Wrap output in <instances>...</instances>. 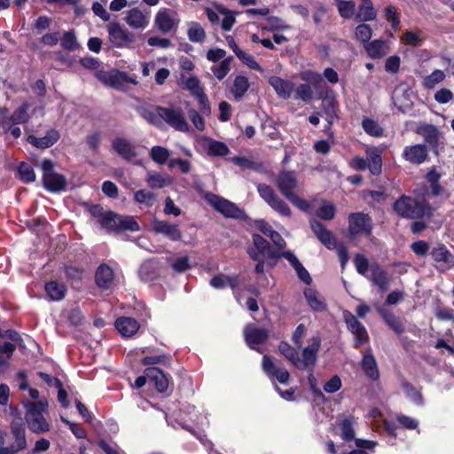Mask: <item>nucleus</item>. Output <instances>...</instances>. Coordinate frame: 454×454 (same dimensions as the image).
I'll use <instances>...</instances> for the list:
<instances>
[{
  "mask_svg": "<svg viewBox=\"0 0 454 454\" xmlns=\"http://www.w3.org/2000/svg\"><path fill=\"white\" fill-rule=\"evenodd\" d=\"M55 164L51 159H43L41 163L43 171L42 182L43 187L51 192H59L67 187L66 177L55 172Z\"/></svg>",
  "mask_w": 454,
  "mask_h": 454,
  "instance_id": "423d86ee",
  "label": "nucleus"
},
{
  "mask_svg": "<svg viewBox=\"0 0 454 454\" xmlns=\"http://www.w3.org/2000/svg\"><path fill=\"white\" fill-rule=\"evenodd\" d=\"M257 192L260 197L277 213L282 216L290 217L292 211L287 203L279 198L273 188L266 184H259Z\"/></svg>",
  "mask_w": 454,
  "mask_h": 454,
  "instance_id": "0eeeda50",
  "label": "nucleus"
},
{
  "mask_svg": "<svg viewBox=\"0 0 454 454\" xmlns=\"http://www.w3.org/2000/svg\"><path fill=\"white\" fill-rule=\"evenodd\" d=\"M402 387L406 396L418 405L423 404V395L421 391L417 389L411 382L403 380Z\"/></svg>",
  "mask_w": 454,
  "mask_h": 454,
  "instance_id": "37998d69",
  "label": "nucleus"
},
{
  "mask_svg": "<svg viewBox=\"0 0 454 454\" xmlns=\"http://www.w3.org/2000/svg\"><path fill=\"white\" fill-rule=\"evenodd\" d=\"M336 207L333 203L324 204L316 212L317 217L322 220L331 221L334 218Z\"/></svg>",
  "mask_w": 454,
  "mask_h": 454,
  "instance_id": "13d9d810",
  "label": "nucleus"
},
{
  "mask_svg": "<svg viewBox=\"0 0 454 454\" xmlns=\"http://www.w3.org/2000/svg\"><path fill=\"white\" fill-rule=\"evenodd\" d=\"M278 351L295 367L298 362V351L288 342L282 340L278 345Z\"/></svg>",
  "mask_w": 454,
  "mask_h": 454,
  "instance_id": "09e8293b",
  "label": "nucleus"
},
{
  "mask_svg": "<svg viewBox=\"0 0 454 454\" xmlns=\"http://www.w3.org/2000/svg\"><path fill=\"white\" fill-rule=\"evenodd\" d=\"M18 173L20 179L25 184H29L35 181V173L33 167L25 161L20 163L18 167Z\"/></svg>",
  "mask_w": 454,
  "mask_h": 454,
  "instance_id": "49530a36",
  "label": "nucleus"
},
{
  "mask_svg": "<svg viewBox=\"0 0 454 454\" xmlns=\"http://www.w3.org/2000/svg\"><path fill=\"white\" fill-rule=\"evenodd\" d=\"M230 150L227 145L223 142L210 140L207 146V154L210 156H226Z\"/></svg>",
  "mask_w": 454,
  "mask_h": 454,
  "instance_id": "8fccbe9b",
  "label": "nucleus"
},
{
  "mask_svg": "<svg viewBox=\"0 0 454 454\" xmlns=\"http://www.w3.org/2000/svg\"><path fill=\"white\" fill-rule=\"evenodd\" d=\"M114 273L106 263H101L95 271V284L101 290H108L114 282Z\"/></svg>",
  "mask_w": 454,
  "mask_h": 454,
  "instance_id": "412c9836",
  "label": "nucleus"
},
{
  "mask_svg": "<svg viewBox=\"0 0 454 454\" xmlns=\"http://www.w3.org/2000/svg\"><path fill=\"white\" fill-rule=\"evenodd\" d=\"M309 226L317 239L329 250L337 247V240L333 233L319 221L312 218L309 220Z\"/></svg>",
  "mask_w": 454,
  "mask_h": 454,
  "instance_id": "9b49d317",
  "label": "nucleus"
},
{
  "mask_svg": "<svg viewBox=\"0 0 454 454\" xmlns=\"http://www.w3.org/2000/svg\"><path fill=\"white\" fill-rule=\"evenodd\" d=\"M249 87L250 84L247 77L244 75H237L233 81L231 92L236 100H240L245 96Z\"/></svg>",
  "mask_w": 454,
  "mask_h": 454,
  "instance_id": "72a5a7b5",
  "label": "nucleus"
},
{
  "mask_svg": "<svg viewBox=\"0 0 454 454\" xmlns=\"http://www.w3.org/2000/svg\"><path fill=\"white\" fill-rule=\"evenodd\" d=\"M336 6L340 16L348 20L355 15L356 4L352 0H336Z\"/></svg>",
  "mask_w": 454,
  "mask_h": 454,
  "instance_id": "79ce46f5",
  "label": "nucleus"
},
{
  "mask_svg": "<svg viewBox=\"0 0 454 454\" xmlns=\"http://www.w3.org/2000/svg\"><path fill=\"white\" fill-rule=\"evenodd\" d=\"M377 17V11L374 8L372 0H361V4L358 6V12L355 16V20L357 22L372 21Z\"/></svg>",
  "mask_w": 454,
  "mask_h": 454,
  "instance_id": "cd10ccee",
  "label": "nucleus"
},
{
  "mask_svg": "<svg viewBox=\"0 0 454 454\" xmlns=\"http://www.w3.org/2000/svg\"><path fill=\"white\" fill-rule=\"evenodd\" d=\"M351 333L355 335L354 348H358L369 341V335L363 324L355 328Z\"/></svg>",
  "mask_w": 454,
  "mask_h": 454,
  "instance_id": "4d7b16f0",
  "label": "nucleus"
},
{
  "mask_svg": "<svg viewBox=\"0 0 454 454\" xmlns=\"http://www.w3.org/2000/svg\"><path fill=\"white\" fill-rule=\"evenodd\" d=\"M395 419L399 427L404 429L414 430L419 427L417 419L404 414H397Z\"/></svg>",
  "mask_w": 454,
  "mask_h": 454,
  "instance_id": "0e129e2a",
  "label": "nucleus"
},
{
  "mask_svg": "<svg viewBox=\"0 0 454 454\" xmlns=\"http://www.w3.org/2000/svg\"><path fill=\"white\" fill-rule=\"evenodd\" d=\"M371 280L382 292H385L389 287L390 278L388 273L378 264L372 270Z\"/></svg>",
  "mask_w": 454,
  "mask_h": 454,
  "instance_id": "c756f323",
  "label": "nucleus"
},
{
  "mask_svg": "<svg viewBox=\"0 0 454 454\" xmlns=\"http://www.w3.org/2000/svg\"><path fill=\"white\" fill-rule=\"evenodd\" d=\"M402 157L413 165H420L427 160L428 150L425 145L420 144L405 146Z\"/></svg>",
  "mask_w": 454,
  "mask_h": 454,
  "instance_id": "2eb2a0df",
  "label": "nucleus"
},
{
  "mask_svg": "<svg viewBox=\"0 0 454 454\" xmlns=\"http://www.w3.org/2000/svg\"><path fill=\"white\" fill-rule=\"evenodd\" d=\"M27 109L28 105L27 103H24L20 107H18L10 116L12 120V122L15 124L26 123L28 121Z\"/></svg>",
  "mask_w": 454,
  "mask_h": 454,
  "instance_id": "052dcab7",
  "label": "nucleus"
},
{
  "mask_svg": "<svg viewBox=\"0 0 454 454\" xmlns=\"http://www.w3.org/2000/svg\"><path fill=\"white\" fill-rule=\"evenodd\" d=\"M304 296L309 306L315 311H324L326 309V304L319 298L318 292L312 288L304 289Z\"/></svg>",
  "mask_w": 454,
  "mask_h": 454,
  "instance_id": "f704fd0d",
  "label": "nucleus"
},
{
  "mask_svg": "<svg viewBox=\"0 0 454 454\" xmlns=\"http://www.w3.org/2000/svg\"><path fill=\"white\" fill-rule=\"evenodd\" d=\"M368 56L371 59H381L386 55V44L383 40L377 39L373 40L372 42H368L366 44L364 45Z\"/></svg>",
  "mask_w": 454,
  "mask_h": 454,
  "instance_id": "c9c22d12",
  "label": "nucleus"
},
{
  "mask_svg": "<svg viewBox=\"0 0 454 454\" xmlns=\"http://www.w3.org/2000/svg\"><path fill=\"white\" fill-rule=\"evenodd\" d=\"M44 290L51 301H59L66 297L67 287L64 283L51 280L45 283Z\"/></svg>",
  "mask_w": 454,
  "mask_h": 454,
  "instance_id": "bb28decb",
  "label": "nucleus"
},
{
  "mask_svg": "<svg viewBox=\"0 0 454 454\" xmlns=\"http://www.w3.org/2000/svg\"><path fill=\"white\" fill-rule=\"evenodd\" d=\"M25 406L27 408L25 420L28 429L37 434L49 432L50 424L43 416V412H45L48 408L47 401H27Z\"/></svg>",
  "mask_w": 454,
  "mask_h": 454,
  "instance_id": "f03ea898",
  "label": "nucleus"
},
{
  "mask_svg": "<svg viewBox=\"0 0 454 454\" xmlns=\"http://www.w3.org/2000/svg\"><path fill=\"white\" fill-rule=\"evenodd\" d=\"M323 113L326 122H329L330 124H333L334 121L339 119L337 115V107L333 100L328 101L327 103H323Z\"/></svg>",
  "mask_w": 454,
  "mask_h": 454,
  "instance_id": "bf43d9fd",
  "label": "nucleus"
},
{
  "mask_svg": "<svg viewBox=\"0 0 454 454\" xmlns=\"http://www.w3.org/2000/svg\"><path fill=\"white\" fill-rule=\"evenodd\" d=\"M276 184L280 193L287 199L294 193L298 180L293 171L283 170L278 175Z\"/></svg>",
  "mask_w": 454,
  "mask_h": 454,
  "instance_id": "4468645a",
  "label": "nucleus"
},
{
  "mask_svg": "<svg viewBox=\"0 0 454 454\" xmlns=\"http://www.w3.org/2000/svg\"><path fill=\"white\" fill-rule=\"evenodd\" d=\"M313 97V91L307 83L300 84L295 90V98L301 99L304 102H309Z\"/></svg>",
  "mask_w": 454,
  "mask_h": 454,
  "instance_id": "774afa93",
  "label": "nucleus"
},
{
  "mask_svg": "<svg viewBox=\"0 0 454 454\" xmlns=\"http://www.w3.org/2000/svg\"><path fill=\"white\" fill-rule=\"evenodd\" d=\"M160 121H165L168 126L177 131L187 132L189 125L185 120L184 111L180 107H159Z\"/></svg>",
  "mask_w": 454,
  "mask_h": 454,
  "instance_id": "1a4fd4ad",
  "label": "nucleus"
},
{
  "mask_svg": "<svg viewBox=\"0 0 454 454\" xmlns=\"http://www.w3.org/2000/svg\"><path fill=\"white\" fill-rule=\"evenodd\" d=\"M125 20L133 28H145L148 25L147 17L137 7L128 12Z\"/></svg>",
  "mask_w": 454,
  "mask_h": 454,
  "instance_id": "7c9ffc66",
  "label": "nucleus"
},
{
  "mask_svg": "<svg viewBox=\"0 0 454 454\" xmlns=\"http://www.w3.org/2000/svg\"><path fill=\"white\" fill-rule=\"evenodd\" d=\"M100 226L109 232L121 233L125 231H138L140 225L132 215H121L114 211H106Z\"/></svg>",
  "mask_w": 454,
  "mask_h": 454,
  "instance_id": "20e7f679",
  "label": "nucleus"
},
{
  "mask_svg": "<svg viewBox=\"0 0 454 454\" xmlns=\"http://www.w3.org/2000/svg\"><path fill=\"white\" fill-rule=\"evenodd\" d=\"M367 168L373 176H379L382 170L381 153L377 148L367 151Z\"/></svg>",
  "mask_w": 454,
  "mask_h": 454,
  "instance_id": "473e14b6",
  "label": "nucleus"
},
{
  "mask_svg": "<svg viewBox=\"0 0 454 454\" xmlns=\"http://www.w3.org/2000/svg\"><path fill=\"white\" fill-rule=\"evenodd\" d=\"M393 211L401 218L419 220L431 219L434 209L425 199L419 200L405 194L401 195L392 205Z\"/></svg>",
  "mask_w": 454,
  "mask_h": 454,
  "instance_id": "f257e3e1",
  "label": "nucleus"
},
{
  "mask_svg": "<svg viewBox=\"0 0 454 454\" xmlns=\"http://www.w3.org/2000/svg\"><path fill=\"white\" fill-rule=\"evenodd\" d=\"M430 255L439 272H445L454 267V255L442 243L434 247L430 251Z\"/></svg>",
  "mask_w": 454,
  "mask_h": 454,
  "instance_id": "9d476101",
  "label": "nucleus"
},
{
  "mask_svg": "<svg viewBox=\"0 0 454 454\" xmlns=\"http://www.w3.org/2000/svg\"><path fill=\"white\" fill-rule=\"evenodd\" d=\"M61 47L68 51H74L80 45L78 43L74 30L66 31L60 40Z\"/></svg>",
  "mask_w": 454,
  "mask_h": 454,
  "instance_id": "a18cd8bd",
  "label": "nucleus"
},
{
  "mask_svg": "<svg viewBox=\"0 0 454 454\" xmlns=\"http://www.w3.org/2000/svg\"><path fill=\"white\" fill-rule=\"evenodd\" d=\"M171 362V356L169 355H158L145 356L141 360L143 365H153L157 364H169Z\"/></svg>",
  "mask_w": 454,
  "mask_h": 454,
  "instance_id": "680f3d73",
  "label": "nucleus"
},
{
  "mask_svg": "<svg viewBox=\"0 0 454 454\" xmlns=\"http://www.w3.org/2000/svg\"><path fill=\"white\" fill-rule=\"evenodd\" d=\"M156 196L153 192L144 189L138 190L134 193V200L138 204L152 207L154 204Z\"/></svg>",
  "mask_w": 454,
  "mask_h": 454,
  "instance_id": "603ef678",
  "label": "nucleus"
},
{
  "mask_svg": "<svg viewBox=\"0 0 454 454\" xmlns=\"http://www.w3.org/2000/svg\"><path fill=\"white\" fill-rule=\"evenodd\" d=\"M237 57L239 58V59L240 61H242V63L247 65L249 68H251L253 70H257V71H261L262 70L261 66L255 60L254 56L247 53L246 51H239V52H237Z\"/></svg>",
  "mask_w": 454,
  "mask_h": 454,
  "instance_id": "69168bd1",
  "label": "nucleus"
},
{
  "mask_svg": "<svg viewBox=\"0 0 454 454\" xmlns=\"http://www.w3.org/2000/svg\"><path fill=\"white\" fill-rule=\"evenodd\" d=\"M217 10L220 13L225 15V17L222 20V28L224 31H230L236 22L235 17L233 16L232 12L226 8L217 6Z\"/></svg>",
  "mask_w": 454,
  "mask_h": 454,
  "instance_id": "338daca9",
  "label": "nucleus"
},
{
  "mask_svg": "<svg viewBox=\"0 0 454 454\" xmlns=\"http://www.w3.org/2000/svg\"><path fill=\"white\" fill-rule=\"evenodd\" d=\"M64 271L67 280L72 283L82 282L85 273V270L82 267L73 264H66L64 266Z\"/></svg>",
  "mask_w": 454,
  "mask_h": 454,
  "instance_id": "a19ab883",
  "label": "nucleus"
},
{
  "mask_svg": "<svg viewBox=\"0 0 454 454\" xmlns=\"http://www.w3.org/2000/svg\"><path fill=\"white\" fill-rule=\"evenodd\" d=\"M361 368L364 371L365 376L372 381H376L380 379V371L376 359L369 349L367 353L363 356L361 361Z\"/></svg>",
  "mask_w": 454,
  "mask_h": 454,
  "instance_id": "a878e982",
  "label": "nucleus"
},
{
  "mask_svg": "<svg viewBox=\"0 0 454 454\" xmlns=\"http://www.w3.org/2000/svg\"><path fill=\"white\" fill-rule=\"evenodd\" d=\"M252 245L247 248V254L251 260H266L269 268L273 269L277 266L279 255L278 251L270 246V242L262 235L254 233L252 235Z\"/></svg>",
  "mask_w": 454,
  "mask_h": 454,
  "instance_id": "7ed1b4c3",
  "label": "nucleus"
},
{
  "mask_svg": "<svg viewBox=\"0 0 454 454\" xmlns=\"http://www.w3.org/2000/svg\"><path fill=\"white\" fill-rule=\"evenodd\" d=\"M204 199L215 210L226 218L242 220L245 222L248 220V215L244 209L239 207L234 202L223 197L207 192L205 194Z\"/></svg>",
  "mask_w": 454,
  "mask_h": 454,
  "instance_id": "39448f33",
  "label": "nucleus"
},
{
  "mask_svg": "<svg viewBox=\"0 0 454 454\" xmlns=\"http://www.w3.org/2000/svg\"><path fill=\"white\" fill-rule=\"evenodd\" d=\"M418 133L424 137L425 141L429 145L433 147L438 146V129L435 126L432 124H424L419 129Z\"/></svg>",
  "mask_w": 454,
  "mask_h": 454,
  "instance_id": "e433bc0d",
  "label": "nucleus"
},
{
  "mask_svg": "<svg viewBox=\"0 0 454 454\" xmlns=\"http://www.w3.org/2000/svg\"><path fill=\"white\" fill-rule=\"evenodd\" d=\"M376 310L384 323L397 335L405 332V326L403 320L395 315L389 309L384 306H377Z\"/></svg>",
  "mask_w": 454,
  "mask_h": 454,
  "instance_id": "dca6fc26",
  "label": "nucleus"
},
{
  "mask_svg": "<svg viewBox=\"0 0 454 454\" xmlns=\"http://www.w3.org/2000/svg\"><path fill=\"white\" fill-rule=\"evenodd\" d=\"M113 150L124 160L130 161L137 156L135 145L124 137H116L112 142Z\"/></svg>",
  "mask_w": 454,
  "mask_h": 454,
  "instance_id": "6ab92c4d",
  "label": "nucleus"
},
{
  "mask_svg": "<svg viewBox=\"0 0 454 454\" xmlns=\"http://www.w3.org/2000/svg\"><path fill=\"white\" fill-rule=\"evenodd\" d=\"M187 35L192 43H203L206 38V33L201 25L198 22H192L187 30Z\"/></svg>",
  "mask_w": 454,
  "mask_h": 454,
  "instance_id": "c03bdc74",
  "label": "nucleus"
},
{
  "mask_svg": "<svg viewBox=\"0 0 454 454\" xmlns=\"http://www.w3.org/2000/svg\"><path fill=\"white\" fill-rule=\"evenodd\" d=\"M116 330L123 337H132L139 329V323L133 317H121L114 323Z\"/></svg>",
  "mask_w": 454,
  "mask_h": 454,
  "instance_id": "393cba45",
  "label": "nucleus"
},
{
  "mask_svg": "<svg viewBox=\"0 0 454 454\" xmlns=\"http://www.w3.org/2000/svg\"><path fill=\"white\" fill-rule=\"evenodd\" d=\"M159 107L160 106H156L154 108L153 107H141L138 109V113L140 116L145 119L147 122L152 125L159 126L160 124V116L159 115Z\"/></svg>",
  "mask_w": 454,
  "mask_h": 454,
  "instance_id": "ea45409f",
  "label": "nucleus"
},
{
  "mask_svg": "<svg viewBox=\"0 0 454 454\" xmlns=\"http://www.w3.org/2000/svg\"><path fill=\"white\" fill-rule=\"evenodd\" d=\"M97 77L99 81L114 88H120L124 83L129 82V79L125 72L112 70L110 72H98Z\"/></svg>",
  "mask_w": 454,
  "mask_h": 454,
  "instance_id": "5701e85b",
  "label": "nucleus"
},
{
  "mask_svg": "<svg viewBox=\"0 0 454 454\" xmlns=\"http://www.w3.org/2000/svg\"><path fill=\"white\" fill-rule=\"evenodd\" d=\"M362 128L364 132L374 137H381L384 135V129L380 125L372 118L364 117L362 120Z\"/></svg>",
  "mask_w": 454,
  "mask_h": 454,
  "instance_id": "58836bf2",
  "label": "nucleus"
},
{
  "mask_svg": "<svg viewBox=\"0 0 454 454\" xmlns=\"http://www.w3.org/2000/svg\"><path fill=\"white\" fill-rule=\"evenodd\" d=\"M372 35V29L370 25L365 24L364 22L357 25L355 29V37L356 40L361 43L366 44Z\"/></svg>",
  "mask_w": 454,
  "mask_h": 454,
  "instance_id": "3c124183",
  "label": "nucleus"
},
{
  "mask_svg": "<svg viewBox=\"0 0 454 454\" xmlns=\"http://www.w3.org/2000/svg\"><path fill=\"white\" fill-rule=\"evenodd\" d=\"M444 78V72L442 70L436 69L424 78L423 86L428 90L434 89L435 85L442 82Z\"/></svg>",
  "mask_w": 454,
  "mask_h": 454,
  "instance_id": "864d4df0",
  "label": "nucleus"
},
{
  "mask_svg": "<svg viewBox=\"0 0 454 454\" xmlns=\"http://www.w3.org/2000/svg\"><path fill=\"white\" fill-rule=\"evenodd\" d=\"M317 360V355L312 352L309 348H304L301 351V359L298 356V362L295 368L300 371L313 370Z\"/></svg>",
  "mask_w": 454,
  "mask_h": 454,
  "instance_id": "2f4dec72",
  "label": "nucleus"
},
{
  "mask_svg": "<svg viewBox=\"0 0 454 454\" xmlns=\"http://www.w3.org/2000/svg\"><path fill=\"white\" fill-rule=\"evenodd\" d=\"M354 417L348 416L340 421V437L343 441L349 442L355 439Z\"/></svg>",
  "mask_w": 454,
  "mask_h": 454,
  "instance_id": "4c0bfd02",
  "label": "nucleus"
},
{
  "mask_svg": "<svg viewBox=\"0 0 454 454\" xmlns=\"http://www.w3.org/2000/svg\"><path fill=\"white\" fill-rule=\"evenodd\" d=\"M108 33L112 43L118 48H122L133 41V35L122 29L118 23L111 24Z\"/></svg>",
  "mask_w": 454,
  "mask_h": 454,
  "instance_id": "aec40b11",
  "label": "nucleus"
},
{
  "mask_svg": "<svg viewBox=\"0 0 454 454\" xmlns=\"http://www.w3.org/2000/svg\"><path fill=\"white\" fill-rule=\"evenodd\" d=\"M268 82L279 98L288 99L291 97L294 88V84L291 81L278 76H271Z\"/></svg>",
  "mask_w": 454,
  "mask_h": 454,
  "instance_id": "b1692460",
  "label": "nucleus"
},
{
  "mask_svg": "<svg viewBox=\"0 0 454 454\" xmlns=\"http://www.w3.org/2000/svg\"><path fill=\"white\" fill-rule=\"evenodd\" d=\"M146 182L153 189H160L169 184V182L163 176L157 173L148 174Z\"/></svg>",
  "mask_w": 454,
  "mask_h": 454,
  "instance_id": "e2e57ef3",
  "label": "nucleus"
},
{
  "mask_svg": "<svg viewBox=\"0 0 454 454\" xmlns=\"http://www.w3.org/2000/svg\"><path fill=\"white\" fill-rule=\"evenodd\" d=\"M385 18L388 22H391V27L396 31L400 27V13L397 12L394 5H388L384 10Z\"/></svg>",
  "mask_w": 454,
  "mask_h": 454,
  "instance_id": "6e6d98bb",
  "label": "nucleus"
},
{
  "mask_svg": "<svg viewBox=\"0 0 454 454\" xmlns=\"http://www.w3.org/2000/svg\"><path fill=\"white\" fill-rule=\"evenodd\" d=\"M244 338L247 345L254 350L261 352L256 345H262L269 339V331L265 328H259L254 325H247L244 329Z\"/></svg>",
  "mask_w": 454,
  "mask_h": 454,
  "instance_id": "ddd939ff",
  "label": "nucleus"
},
{
  "mask_svg": "<svg viewBox=\"0 0 454 454\" xmlns=\"http://www.w3.org/2000/svg\"><path fill=\"white\" fill-rule=\"evenodd\" d=\"M348 234L351 238L359 235L371 236L373 223L372 217L364 212L350 213L348 216Z\"/></svg>",
  "mask_w": 454,
  "mask_h": 454,
  "instance_id": "6e6552de",
  "label": "nucleus"
},
{
  "mask_svg": "<svg viewBox=\"0 0 454 454\" xmlns=\"http://www.w3.org/2000/svg\"><path fill=\"white\" fill-rule=\"evenodd\" d=\"M152 230L157 234L164 235L171 241H178L182 239L179 225L168 221L154 218L152 221Z\"/></svg>",
  "mask_w": 454,
  "mask_h": 454,
  "instance_id": "f8f14e48",
  "label": "nucleus"
},
{
  "mask_svg": "<svg viewBox=\"0 0 454 454\" xmlns=\"http://www.w3.org/2000/svg\"><path fill=\"white\" fill-rule=\"evenodd\" d=\"M150 156L154 162L164 164L169 157V151L163 146L155 145L152 147Z\"/></svg>",
  "mask_w": 454,
  "mask_h": 454,
  "instance_id": "5fc2aeb1",
  "label": "nucleus"
},
{
  "mask_svg": "<svg viewBox=\"0 0 454 454\" xmlns=\"http://www.w3.org/2000/svg\"><path fill=\"white\" fill-rule=\"evenodd\" d=\"M233 60L232 56L223 59L216 67H212L211 70L217 80L222 81L230 72L231 64Z\"/></svg>",
  "mask_w": 454,
  "mask_h": 454,
  "instance_id": "de8ad7c7",
  "label": "nucleus"
},
{
  "mask_svg": "<svg viewBox=\"0 0 454 454\" xmlns=\"http://www.w3.org/2000/svg\"><path fill=\"white\" fill-rule=\"evenodd\" d=\"M59 137L60 136L59 131L55 129H51L47 130L45 136L42 137H37L34 135H29L27 138V141L36 148L47 149L52 146L55 143H57Z\"/></svg>",
  "mask_w": 454,
  "mask_h": 454,
  "instance_id": "4be33fe9",
  "label": "nucleus"
},
{
  "mask_svg": "<svg viewBox=\"0 0 454 454\" xmlns=\"http://www.w3.org/2000/svg\"><path fill=\"white\" fill-rule=\"evenodd\" d=\"M12 434L14 438V442L10 448L15 452L24 450L27 449L26 431L22 424L12 425L11 427Z\"/></svg>",
  "mask_w": 454,
  "mask_h": 454,
  "instance_id": "c85d7f7f",
  "label": "nucleus"
},
{
  "mask_svg": "<svg viewBox=\"0 0 454 454\" xmlns=\"http://www.w3.org/2000/svg\"><path fill=\"white\" fill-rule=\"evenodd\" d=\"M145 373L148 376V380L153 384L159 393H165L169 385V378L167 373L158 367H147Z\"/></svg>",
  "mask_w": 454,
  "mask_h": 454,
  "instance_id": "a211bd4d",
  "label": "nucleus"
},
{
  "mask_svg": "<svg viewBox=\"0 0 454 454\" xmlns=\"http://www.w3.org/2000/svg\"><path fill=\"white\" fill-rule=\"evenodd\" d=\"M172 12L173 11L170 9L163 8L160 9L155 15V26L163 34L169 33L177 28L178 20H175V19L172 17Z\"/></svg>",
  "mask_w": 454,
  "mask_h": 454,
  "instance_id": "f3484780",
  "label": "nucleus"
}]
</instances>
